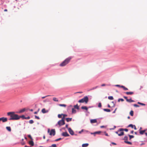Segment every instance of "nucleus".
<instances>
[{
  "label": "nucleus",
  "instance_id": "nucleus-17",
  "mask_svg": "<svg viewBox=\"0 0 147 147\" xmlns=\"http://www.w3.org/2000/svg\"><path fill=\"white\" fill-rule=\"evenodd\" d=\"M127 101L129 102H134V100H132L131 98H130L129 99H128V100H127Z\"/></svg>",
  "mask_w": 147,
  "mask_h": 147
},
{
  "label": "nucleus",
  "instance_id": "nucleus-19",
  "mask_svg": "<svg viewBox=\"0 0 147 147\" xmlns=\"http://www.w3.org/2000/svg\"><path fill=\"white\" fill-rule=\"evenodd\" d=\"M66 120L67 122H68L69 121H71L72 120V118H66Z\"/></svg>",
  "mask_w": 147,
  "mask_h": 147
},
{
  "label": "nucleus",
  "instance_id": "nucleus-64",
  "mask_svg": "<svg viewBox=\"0 0 147 147\" xmlns=\"http://www.w3.org/2000/svg\"><path fill=\"white\" fill-rule=\"evenodd\" d=\"M145 134L146 136H147V133H145Z\"/></svg>",
  "mask_w": 147,
  "mask_h": 147
},
{
  "label": "nucleus",
  "instance_id": "nucleus-60",
  "mask_svg": "<svg viewBox=\"0 0 147 147\" xmlns=\"http://www.w3.org/2000/svg\"><path fill=\"white\" fill-rule=\"evenodd\" d=\"M119 131H118H118H116V132H115V133H116L117 134H119V133H118V132H119Z\"/></svg>",
  "mask_w": 147,
  "mask_h": 147
},
{
  "label": "nucleus",
  "instance_id": "nucleus-8",
  "mask_svg": "<svg viewBox=\"0 0 147 147\" xmlns=\"http://www.w3.org/2000/svg\"><path fill=\"white\" fill-rule=\"evenodd\" d=\"M62 136L67 137L68 136H69V135L67 133V132H64L62 133Z\"/></svg>",
  "mask_w": 147,
  "mask_h": 147
},
{
  "label": "nucleus",
  "instance_id": "nucleus-5",
  "mask_svg": "<svg viewBox=\"0 0 147 147\" xmlns=\"http://www.w3.org/2000/svg\"><path fill=\"white\" fill-rule=\"evenodd\" d=\"M65 124L64 120L63 119H62L61 120H59L58 122V124L60 126L64 125Z\"/></svg>",
  "mask_w": 147,
  "mask_h": 147
},
{
  "label": "nucleus",
  "instance_id": "nucleus-56",
  "mask_svg": "<svg viewBox=\"0 0 147 147\" xmlns=\"http://www.w3.org/2000/svg\"><path fill=\"white\" fill-rule=\"evenodd\" d=\"M21 144L22 145H24V144H25V143L24 142H22L21 143Z\"/></svg>",
  "mask_w": 147,
  "mask_h": 147
},
{
  "label": "nucleus",
  "instance_id": "nucleus-58",
  "mask_svg": "<svg viewBox=\"0 0 147 147\" xmlns=\"http://www.w3.org/2000/svg\"><path fill=\"white\" fill-rule=\"evenodd\" d=\"M65 127L66 128H68V125H65Z\"/></svg>",
  "mask_w": 147,
  "mask_h": 147
},
{
  "label": "nucleus",
  "instance_id": "nucleus-27",
  "mask_svg": "<svg viewBox=\"0 0 147 147\" xmlns=\"http://www.w3.org/2000/svg\"><path fill=\"white\" fill-rule=\"evenodd\" d=\"M124 142L126 143H127V144H130V145L132 144V143L130 142L126 141H125Z\"/></svg>",
  "mask_w": 147,
  "mask_h": 147
},
{
  "label": "nucleus",
  "instance_id": "nucleus-10",
  "mask_svg": "<svg viewBox=\"0 0 147 147\" xmlns=\"http://www.w3.org/2000/svg\"><path fill=\"white\" fill-rule=\"evenodd\" d=\"M125 93L128 95H132L134 94V92H125Z\"/></svg>",
  "mask_w": 147,
  "mask_h": 147
},
{
  "label": "nucleus",
  "instance_id": "nucleus-37",
  "mask_svg": "<svg viewBox=\"0 0 147 147\" xmlns=\"http://www.w3.org/2000/svg\"><path fill=\"white\" fill-rule=\"evenodd\" d=\"M98 87V86H96L95 87H93V88H92L91 89V90H94L95 89H96V88H97Z\"/></svg>",
  "mask_w": 147,
  "mask_h": 147
},
{
  "label": "nucleus",
  "instance_id": "nucleus-53",
  "mask_svg": "<svg viewBox=\"0 0 147 147\" xmlns=\"http://www.w3.org/2000/svg\"><path fill=\"white\" fill-rule=\"evenodd\" d=\"M106 86V84H102L101 85V86Z\"/></svg>",
  "mask_w": 147,
  "mask_h": 147
},
{
  "label": "nucleus",
  "instance_id": "nucleus-47",
  "mask_svg": "<svg viewBox=\"0 0 147 147\" xmlns=\"http://www.w3.org/2000/svg\"><path fill=\"white\" fill-rule=\"evenodd\" d=\"M61 138H58V139H56L55 140V141H58L59 140H61Z\"/></svg>",
  "mask_w": 147,
  "mask_h": 147
},
{
  "label": "nucleus",
  "instance_id": "nucleus-32",
  "mask_svg": "<svg viewBox=\"0 0 147 147\" xmlns=\"http://www.w3.org/2000/svg\"><path fill=\"white\" fill-rule=\"evenodd\" d=\"M101 132L100 131H96L94 133H91L92 134H99L100 133H101Z\"/></svg>",
  "mask_w": 147,
  "mask_h": 147
},
{
  "label": "nucleus",
  "instance_id": "nucleus-55",
  "mask_svg": "<svg viewBox=\"0 0 147 147\" xmlns=\"http://www.w3.org/2000/svg\"><path fill=\"white\" fill-rule=\"evenodd\" d=\"M134 129L135 130L136 129V126H135V125H134Z\"/></svg>",
  "mask_w": 147,
  "mask_h": 147
},
{
  "label": "nucleus",
  "instance_id": "nucleus-40",
  "mask_svg": "<svg viewBox=\"0 0 147 147\" xmlns=\"http://www.w3.org/2000/svg\"><path fill=\"white\" fill-rule=\"evenodd\" d=\"M29 122L30 124H32L34 123V121L33 120H31L29 121Z\"/></svg>",
  "mask_w": 147,
  "mask_h": 147
},
{
  "label": "nucleus",
  "instance_id": "nucleus-25",
  "mask_svg": "<svg viewBox=\"0 0 147 147\" xmlns=\"http://www.w3.org/2000/svg\"><path fill=\"white\" fill-rule=\"evenodd\" d=\"M103 110L104 111L107 112H110L111 111L109 109H103Z\"/></svg>",
  "mask_w": 147,
  "mask_h": 147
},
{
  "label": "nucleus",
  "instance_id": "nucleus-36",
  "mask_svg": "<svg viewBox=\"0 0 147 147\" xmlns=\"http://www.w3.org/2000/svg\"><path fill=\"white\" fill-rule=\"evenodd\" d=\"M124 99L122 98H119L118 99V101L119 102L120 101L123 102V101H124Z\"/></svg>",
  "mask_w": 147,
  "mask_h": 147
},
{
  "label": "nucleus",
  "instance_id": "nucleus-21",
  "mask_svg": "<svg viewBox=\"0 0 147 147\" xmlns=\"http://www.w3.org/2000/svg\"><path fill=\"white\" fill-rule=\"evenodd\" d=\"M6 129L9 131H11V128L10 127H6Z\"/></svg>",
  "mask_w": 147,
  "mask_h": 147
},
{
  "label": "nucleus",
  "instance_id": "nucleus-3",
  "mask_svg": "<svg viewBox=\"0 0 147 147\" xmlns=\"http://www.w3.org/2000/svg\"><path fill=\"white\" fill-rule=\"evenodd\" d=\"M88 98L87 96H85L84 98L79 100L78 102L80 103L85 102L87 104L88 101Z\"/></svg>",
  "mask_w": 147,
  "mask_h": 147
},
{
  "label": "nucleus",
  "instance_id": "nucleus-49",
  "mask_svg": "<svg viewBox=\"0 0 147 147\" xmlns=\"http://www.w3.org/2000/svg\"><path fill=\"white\" fill-rule=\"evenodd\" d=\"M52 147H56V145L55 144H53L52 145Z\"/></svg>",
  "mask_w": 147,
  "mask_h": 147
},
{
  "label": "nucleus",
  "instance_id": "nucleus-42",
  "mask_svg": "<svg viewBox=\"0 0 147 147\" xmlns=\"http://www.w3.org/2000/svg\"><path fill=\"white\" fill-rule=\"evenodd\" d=\"M62 115H63V117L62 118V119H64L65 117L67 116V115L65 114H62Z\"/></svg>",
  "mask_w": 147,
  "mask_h": 147
},
{
  "label": "nucleus",
  "instance_id": "nucleus-6",
  "mask_svg": "<svg viewBox=\"0 0 147 147\" xmlns=\"http://www.w3.org/2000/svg\"><path fill=\"white\" fill-rule=\"evenodd\" d=\"M0 121H2L3 122H5L7 121V118L3 117L0 118Z\"/></svg>",
  "mask_w": 147,
  "mask_h": 147
},
{
  "label": "nucleus",
  "instance_id": "nucleus-61",
  "mask_svg": "<svg viewBox=\"0 0 147 147\" xmlns=\"http://www.w3.org/2000/svg\"><path fill=\"white\" fill-rule=\"evenodd\" d=\"M7 11V9H5L4 10V11Z\"/></svg>",
  "mask_w": 147,
  "mask_h": 147
},
{
  "label": "nucleus",
  "instance_id": "nucleus-62",
  "mask_svg": "<svg viewBox=\"0 0 147 147\" xmlns=\"http://www.w3.org/2000/svg\"><path fill=\"white\" fill-rule=\"evenodd\" d=\"M34 113V114H37V112H35Z\"/></svg>",
  "mask_w": 147,
  "mask_h": 147
},
{
  "label": "nucleus",
  "instance_id": "nucleus-34",
  "mask_svg": "<svg viewBox=\"0 0 147 147\" xmlns=\"http://www.w3.org/2000/svg\"><path fill=\"white\" fill-rule=\"evenodd\" d=\"M128 127H131L132 128H133L134 127V125L132 124H129L128 126Z\"/></svg>",
  "mask_w": 147,
  "mask_h": 147
},
{
  "label": "nucleus",
  "instance_id": "nucleus-30",
  "mask_svg": "<svg viewBox=\"0 0 147 147\" xmlns=\"http://www.w3.org/2000/svg\"><path fill=\"white\" fill-rule=\"evenodd\" d=\"M128 139V137L127 136H125L124 137V138L123 139V140H125V141H127Z\"/></svg>",
  "mask_w": 147,
  "mask_h": 147
},
{
  "label": "nucleus",
  "instance_id": "nucleus-14",
  "mask_svg": "<svg viewBox=\"0 0 147 147\" xmlns=\"http://www.w3.org/2000/svg\"><path fill=\"white\" fill-rule=\"evenodd\" d=\"M26 110V109L25 108L21 110H20L19 111V113H23Z\"/></svg>",
  "mask_w": 147,
  "mask_h": 147
},
{
  "label": "nucleus",
  "instance_id": "nucleus-12",
  "mask_svg": "<svg viewBox=\"0 0 147 147\" xmlns=\"http://www.w3.org/2000/svg\"><path fill=\"white\" fill-rule=\"evenodd\" d=\"M128 131V129H120L118 130V131Z\"/></svg>",
  "mask_w": 147,
  "mask_h": 147
},
{
  "label": "nucleus",
  "instance_id": "nucleus-29",
  "mask_svg": "<svg viewBox=\"0 0 147 147\" xmlns=\"http://www.w3.org/2000/svg\"><path fill=\"white\" fill-rule=\"evenodd\" d=\"M130 114L131 116H133L134 115V112L133 111H131L130 112Z\"/></svg>",
  "mask_w": 147,
  "mask_h": 147
},
{
  "label": "nucleus",
  "instance_id": "nucleus-28",
  "mask_svg": "<svg viewBox=\"0 0 147 147\" xmlns=\"http://www.w3.org/2000/svg\"><path fill=\"white\" fill-rule=\"evenodd\" d=\"M59 105L61 107H66V105L65 104H60Z\"/></svg>",
  "mask_w": 147,
  "mask_h": 147
},
{
  "label": "nucleus",
  "instance_id": "nucleus-35",
  "mask_svg": "<svg viewBox=\"0 0 147 147\" xmlns=\"http://www.w3.org/2000/svg\"><path fill=\"white\" fill-rule=\"evenodd\" d=\"M20 118H22L23 119H25V117L24 115H22L21 116H19Z\"/></svg>",
  "mask_w": 147,
  "mask_h": 147
},
{
  "label": "nucleus",
  "instance_id": "nucleus-59",
  "mask_svg": "<svg viewBox=\"0 0 147 147\" xmlns=\"http://www.w3.org/2000/svg\"><path fill=\"white\" fill-rule=\"evenodd\" d=\"M83 131V130H81V131H79V133H80H80H81V132H82Z\"/></svg>",
  "mask_w": 147,
  "mask_h": 147
},
{
  "label": "nucleus",
  "instance_id": "nucleus-51",
  "mask_svg": "<svg viewBox=\"0 0 147 147\" xmlns=\"http://www.w3.org/2000/svg\"><path fill=\"white\" fill-rule=\"evenodd\" d=\"M30 117L29 116H28L26 117H25V119H30Z\"/></svg>",
  "mask_w": 147,
  "mask_h": 147
},
{
  "label": "nucleus",
  "instance_id": "nucleus-43",
  "mask_svg": "<svg viewBox=\"0 0 147 147\" xmlns=\"http://www.w3.org/2000/svg\"><path fill=\"white\" fill-rule=\"evenodd\" d=\"M35 119H40V118L39 117L36 116V115H35Z\"/></svg>",
  "mask_w": 147,
  "mask_h": 147
},
{
  "label": "nucleus",
  "instance_id": "nucleus-52",
  "mask_svg": "<svg viewBox=\"0 0 147 147\" xmlns=\"http://www.w3.org/2000/svg\"><path fill=\"white\" fill-rule=\"evenodd\" d=\"M105 135L106 136H109V135L108 134L106 133V132H105Z\"/></svg>",
  "mask_w": 147,
  "mask_h": 147
},
{
  "label": "nucleus",
  "instance_id": "nucleus-46",
  "mask_svg": "<svg viewBox=\"0 0 147 147\" xmlns=\"http://www.w3.org/2000/svg\"><path fill=\"white\" fill-rule=\"evenodd\" d=\"M51 96V95H47V96H43V97H42V99H44V98H45V97H47V96Z\"/></svg>",
  "mask_w": 147,
  "mask_h": 147
},
{
  "label": "nucleus",
  "instance_id": "nucleus-50",
  "mask_svg": "<svg viewBox=\"0 0 147 147\" xmlns=\"http://www.w3.org/2000/svg\"><path fill=\"white\" fill-rule=\"evenodd\" d=\"M115 86H117V87H121V86H120L119 85H115Z\"/></svg>",
  "mask_w": 147,
  "mask_h": 147
},
{
  "label": "nucleus",
  "instance_id": "nucleus-4",
  "mask_svg": "<svg viewBox=\"0 0 147 147\" xmlns=\"http://www.w3.org/2000/svg\"><path fill=\"white\" fill-rule=\"evenodd\" d=\"M48 132L49 133V135L51 136L53 135L54 136L55 134V129H52L50 132V129H48Z\"/></svg>",
  "mask_w": 147,
  "mask_h": 147
},
{
  "label": "nucleus",
  "instance_id": "nucleus-18",
  "mask_svg": "<svg viewBox=\"0 0 147 147\" xmlns=\"http://www.w3.org/2000/svg\"><path fill=\"white\" fill-rule=\"evenodd\" d=\"M121 88H123L124 90H128L127 88L123 86H121Z\"/></svg>",
  "mask_w": 147,
  "mask_h": 147
},
{
  "label": "nucleus",
  "instance_id": "nucleus-41",
  "mask_svg": "<svg viewBox=\"0 0 147 147\" xmlns=\"http://www.w3.org/2000/svg\"><path fill=\"white\" fill-rule=\"evenodd\" d=\"M28 137L29 138H30V139L31 140H32L33 139H32V137H31V135H28Z\"/></svg>",
  "mask_w": 147,
  "mask_h": 147
},
{
  "label": "nucleus",
  "instance_id": "nucleus-1",
  "mask_svg": "<svg viewBox=\"0 0 147 147\" xmlns=\"http://www.w3.org/2000/svg\"><path fill=\"white\" fill-rule=\"evenodd\" d=\"M8 116L10 117L9 120H18L20 119L19 116L17 114H15L14 112H8L7 113Z\"/></svg>",
  "mask_w": 147,
  "mask_h": 147
},
{
  "label": "nucleus",
  "instance_id": "nucleus-63",
  "mask_svg": "<svg viewBox=\"0 0 147 147\" xmlns=\"http://www.w3.org/2000/svg\"><path fill=\"white\" fill-rule=\"evenodd\" d=\"M134 132V131L133 130H132V131H131V134H133V133Z\"/></svg>",
  "mask_w": 147,
  "mask_h": 147
},
{
  "label": "nucleus",
  "instance_id": "nucleus-23",
  "mask_svg": "<svg viewBox=\"0 0 147 147\" xmlns=\"http://www.w3.org/2000/svg\"><path fill=\"white\" fill-rule=\"evenodd\" d=\"M145 131V130H142L140 131V134L142 135L144 134V133Z\"/></svg>",
  "mask_w": 147,
  "mask_h": 147
},
{
  "label": "nucleus",
  "instance_id": "nucleus-39",
  "mask_svg": "<svg viewBox=\"0 0 147 147\" xmlns=\"http://www.w3.org/2000/svg\"><path fill=\"white\" fill-rule=\"evenodd\" d=\"M62 114H59L58 115V117L59 118H61L62 117Z\"/></svg>",
  "mask_w": 147,
  "mask_h": 147
},
{
  "label": "nucleus",
  "instance_id": "nucleus-38",
  "mask_svg": "<svg viewBox=\"0 0 147 147\" xmlns=\"http://www.w3.org/2000/svg\"><path fill=\"white\" fill-rule=\"evenodd\" d=\"M138 104H140V105H144V106L145 105V104H144L143 103H141V102H138Z\"/></svg>",
  "mask_w": 147,
  "mask_h": 147
},
{
  "label": "nucleus",
  "instance_id": "nucleus-45",
  "mask_svg": "<svg viewBox=\"0 0 147 147\" xmlns=\"http://www.w3.org/2000/svg\"><path fill=\"white\" fill-rule=\"evenodd\" d=\"M134 106L136 107H139V106L136 104H135L134 105Z\"/></svg>",
  "mask_w": 147,
  "mask_h": 147
},
{
  "label": "nucleus",
  "instance_id": "nucleus-16",
  "mask_svg": "<svg viewBox=\"0 0 147 147\" xmlns=\"http://www.w3.org/2000/svg\"><path fill=\"white\" fill-rule=\"evenodd\" d=\"M89 145V144L88 143L84 144H82V147H86L88 146Z\"/></svg>",
  "mask_w": 147,
  "mask_h": 147
},
{
  "label": "nucleus",
  "instance_id": "nucleus-9",
  "mask_svg": "<svg viewBox=\"0 0 147 147\" xmlns=\"http://www.w3.org/2000/svg\"><path fill=\"white\" fill-rule=\"evenodd\" d=\"M90 121L91 123H96L97 122V120L96 119H91V120H90Z\"/></svg>",
  "mask_w": 147,
  "mask_h": 147
},
{
  "label": "nucleus",
  "instance_id": "nucleus-11",
  "mask_svg": "<svg viewBox=\"0 0 147 147\" xmlns=\"http://www.w3.org/2000/svg\"><path fill=\"white\" fill-rule=\"evenodd\" d=\"M42 113H47L48 112V110H46L45 109V108H43V109L42 110Z\"/></svg>",
  "mask_w": 147,
  "mask_h": 147
},
{
  "label": "nucleus",
  "instance_id": "nucleus-54",
  "mask_svg": "<svg viewBox=\"0 0 147 147\" xmlns=\"http://www.w3.org/2000/svg\"><path fill=\"white\" fill-rule=\"evenodd\" d=\"M112 144H113V145H116L117 144L116 143H114V142H112L111 143Z\"/></svg>",
  "mask_w": 147,
  "mask_h": 147
},
{
  "label": "nucleus",
  "instance_id": "nucleus-26",
  "mask_svg": "<svg viewBox=\"0 0 147 147\" xmlns=\"http://www.w3.org/2000/svg\"><path fill=\"white\" fill-rule=\"evenodd\" d=\"M74 108L75 109H79V107L78 106V104H77L76 105H75L74 106Z\"/></svg>",
  "mask_w": 147,
  "mask_h": 147
},
{
  "label": "nucleus",
  "instance_id": "nucleus-22",
  "mask_svg": "<svg viewBox=\"0 0 147 147\" xmlns=\"http://www.w3.org/2000/svg\"><path fill=\"white\" fill-rule=\"evenodd\" d=\"M53 99L55 101L58 102L59 101L58 99L56 97L53 98Z\"/></svg>",
  "mask_w": 147,
  "mask_h": 147
},
{
  "label": "nucleus",
  "instance_id": "nucleus-44",
  "mask_svg": "<svg viewBox=\"0 0 147 147\" xmlns=\"http://www.w3.org/2000/svg\"><path fill=\"white\" fill-rule=\"evenodd\" d=\"M98 106L99 107H101L102 106L101 104V103H99Z\"/></svg>",
  "mask_w": 147,
  "mask_h": 147
},
{
  "label": "nucleus",
  "instance_id": "nucleus-33",
  "mask_svg": "<svg viewBox=\"0 0 147 147\" xmlns=\"http://www.w3.org/2000/svg\"><path fill=\"white\" fill-rule=\"evenodd\" d=\"M128 136L129 137V140H130L131 138H134V136L133 135H129Z\"/></svg>",
  "mask_w": 147,
  "mask_h": 147
},
{
  "label": "nucleus",
  "instance_id": "nucleus-15",
  "mask_svg": "<svg viewBox=\"0 0 147 147\" xmlns=\"http://www.w3.org/2000/svg\"><path fill=\"white\" fill-rule=\"evenodd\" d=\"M81 109H82L86 110V111L88 110V108L86 106H82L81 107Z\"/></svg>",
  "mask_w": 147,
  "mask_h": 147
},
{
  "label": "nucleus",
  "instance_id": "nucleus-57",
  "mask_svg": "<svg viewBox=\"0 0 147 147\" xmlns=\"http://www.w3.org/2000/svg\"><path fill=\"white\" fill-rule=\"evenodd\" d=\"M100 127L101 128H103V127H105V126H100Z\"/></svg>",
  "mask_w": 147,
  "mask_h": 147
},
{
  "label": "nucleus",
  "instance_id": "nucleus-7",
  "mask_svg": "<svg viewBox=\"0 0 147 147\" xmlns=\"http://www.w3.org/2000/svg\"><path fill=\"white\" fill-rule=\"evenodd\" d=\"M68 130L69 132L71 135H74V132L70 128H69L68 129Z\"/></svg>",
  "mask_w": 147,
  "mask_h": 147
},
{
  "label": "nucleus",
  "instance_id": "nucleus-24",
  "mask_svg": "<svg viewBox=\"0 0 147 147\" xmlns=\"http://www.w3.org/2000/svg\"><path fill=\"white\" fill-rule=\"evenodd\" d=\"M76 110H75L74 108H72V113H76Z\"/></svg>",
  "mask_w": 147,
  "mask_h": 147
},
{
  "label": "nucleus",
  "instance_id": "nucleus-20",
  "mask_svg": "<svg viewBox=\"0 0 147 147\" xmlns=\"http://www.w3.org/2000/svg\"><path fill=\"white\" fill-rule=\"evenodd\" d=\"M124 132L123 131L121 132L120 133L118 134V136H121L124 135Z\"/></svg>",
  "mask_w": 147,
  "mask_h": 147
},
{
  "label": "nucleus",
  "instance_id": "nucleus-48",
  "mask_svg": "<svg viewBox=\"0 0 147 147\" xmlns=\"http://www.w3.org/2000/svg\"><path fill=\"white\" fill-rule=\"evenodd\" d=\"M123 97L124 98H125L126 100V101H127V100H128V99L127 98V97L125 96H123Z\"/></svg>",
  "mask_w": 147,
  "mask_h": 147
},
{
  "label": "nucleus",
  "instance_id": "nucleus-2",
  "mask_svg": "<svg viewBox=\"0 0 147 147\" xmlns=\"http://www.w3.org/2000/svg\"><path fill=\"white\" fill-rule=\"evenodd\" d=\"M71 57H69L66 58L62 63L60 64V66L61 67L64 66L69 63L71 59Z\"/></svg>",
  "mask_w": 147,
  "mask_h": 147
},
{
  "label": "nucleus",
  "instance_id": "nucleus-31",
  "mask_svg": "<svg viewBox=\"0 0 147 147\" xmlns=\"http://www.w3.org/2000/svg\"><path fill=\"white\" fill-rule=\"evenodd\" d=\"M108 98L111 100H113V98L112 96H109L108 97Z\"/></svg>",
  "mask_w": 147,
  "mask_h": 147
},
{
  "label": "nucleus",
  "instance_id": "nucleus-13",
  "mask_svg": "<svg viewBox=\"0 0 147 147\" xmlns=\"http://www.w3.org/2000/svg\"><path fill=\"white\" fill-rule=\"evenodd\" d=\"M29 144L30 145L32 146H33L34 145V143L32 140L30 141L29 142Z\"/></svg>",
  "mask_w": 147,
  "mask_h": 147
}]
</instances>
